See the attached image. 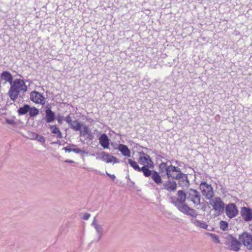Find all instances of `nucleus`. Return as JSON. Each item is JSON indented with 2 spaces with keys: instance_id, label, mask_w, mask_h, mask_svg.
Returning a JSON list of instances; mask_svg holds the SVG:
<instances>
[{
  "instance_id": "58836bf2",
  "label": "nucleus",
  "mask_w": 252,
  "mask_h": 252,
  "mask_svg": "<svg viewBox=\"0 0 252 252\" xmlns=\"http://www.w3.org/2000/svg\"><path fill=\"white\" fill-rule=\"evenodd\" d=\"M106 174L109 176L112 180H114V179L116 178V176L114 174H110L107 172H106Z\"/></svg>"
},
{
  "instance_id": "4be33fe9",
  "label": "nucleus",
  "mask_w": 252,
  "mask_h": 252,
  "mask_svg": "<svg viewBox=\"0 0 252 252\" xmlns=\"http://www.w3.org/2000/svg\"><path fill=\"white\" fill-rule=\"evenodd\" d=\"M151 171L152 173L151 176H152V178L153 180V181L157 185L161 184L162 183V180L158 173L155 170Z\"/></svg>"
},
{
  "instance_id": "f03ea898",
  "label": "nucleus",
  "mask_w": 252,
  "mask_h": 252,
  "mask_svg": "<svg viewBox=\"0 0 252 252\" xmlns=\"http://www.w3.org/2000/svg\"><path fill=\"white\" fill-rule=\"evenodd\" d=\"M10 85L8 94L13 101H15L17 98L20 92L23 91L24 93L28 89L25 81L21 79H16Z\"/></svg>"
},
{
  "instance_id": "f8f14e48",
  "label": "nucleus",
  "mask_w": 252,
  "mask_h": 252,
  "mask_svg": "<svg viewBox=\"0 0 252 252\" xmlns=\"http://www.w3.org/2000/svg\"><path fill=\"white\" fill-rule=\"evenodd\" d=\"M228 246V249L230 250L238 252L240 250L242 243L235 237L230 235V241L226 243Z\"/></svg>"
},
{
  "instance_id": "f257e3e1",
  "label": "nucleus",
  "mask_w": 252,
  "mask_h": 252,
  "mask_svg": "<svg viewBox=\"0 0 252 252\" xmlns=\"http://www.w3.org/2000/svg\"><path fill=\"white\" fill-rule=\"evenodd\" d=\"M186 191L179 190L177 193V197H170V202L173 204L178 210L185 215L195 218L198 216L197 212L190 207L186 202L187 199Z\"/></svg>"
},
{
  "instance_id": "1a4fd4ad",
  "label": "nucleus",
  "mask_w": 252,
  "mask_h": 252,
  "mask_svg": "<svg viewBox=\"0 0 252 252\" xmlns=\"http://www.w3.org/2000/svg\"><path fill=\"white\" fill-rule=\"evenodd\" d=\"M226 215L229 218L232 219L238 214V210L234 203H229L224 208Z\"/></svg>"
},
{
  "instance_id": "9b49d317",
  "label": "nucleus",
  "mask_w": 252,
  "mask_h": 252,
  "mask_svg": "<svg viewBox=\"0 0 252 252\" xmlns=\"http://www.w3.org/2000/svg\"><path fill=\"white\" fill-rule=\"evenodd\" d=\"M30 98L32 101L36 104L44 105L45 103V97L43 94L35 91L31 93Z\"/></svg>"
},
{
  "instance_id": "393cba45",
  "label": "nucleus",
  "mask_w": 252,
  "mask_h": 252,
  "mask_svg": "<svg viewBox=\"0 0 252 252\" xmlns=\"http://www.w3.org/2000/svg\"><path fill=\"white\" fill-rule=\"evenodd\" d=\"M49 128L51 129L52 133L57 134V137H62V134L56 125H50Z\"/></svg>"
},
{
  "instance_id": "473e14b6",
  "label": "nucleus",
  "mask_w": 252,
  "mask_h": 252,
  "mask_svg": "<svg viewBox=\"0 0 252 252\" xmlns=\"http://www.w3.org/2000/svg\"><path fill=\"white\" fill-rule=\"evenodd\" d=\"M208 235L211 236V237L212 238V239L213 240V241L216 243H220V240L218 237V236L215 234H213V233H208Z\"/></svg>"
},
{
  "instance_id": "b1692460",
  "label": "nucleus",
  "mask_w": 252,
  "mask_h": 252,
  "mask_svg": "<svg viewBox=\"0 0 252 252\" xmlns=\"http://www.w3.org/2000/svg\"><path fill=\"white\" fill-rule=\"evenodd\" d=\"M30 106L28 104H25L23 107H20L17 111L19 115H24L27 114L30 110Z\"/></svg>"
},
{
  "instance_id": "aec40b11",
  "label": "nucleus",
  "mask_w": 252,
  "mask_h": 252,
  "mask_svg": "<svg viewBox=\"0 0 252 252\" xmlns=\"http://www.w3.org/2000/svg\"><path fill=\"white\" fill-rule=\"evenodd\" d=\"M120 151L122 155L124 157H129L130 156V151L127 146L120 144L117 148Z\"/></svg>"
},
{
  "instance_id": "4c0bfd02",
  "label": "nucleus",
  "mask_w": 252,
  "mask_h": 252,
  "mask_svg": "<svg viewBox=\"0 0 252 252\" xmlns=\"http://www.w3.org/2000/svg\"><path fill=\"white\" fill-rule=\"evenodd\" d=\"M102 154H104V155H102V157L101 158H105V157H106L105 158H115L114 156H111L110 154H105V153L104 152H103L102 153Z\"/></svg>"
},
{
  "instance_id": "423d86ee",
  "label": "nucleus",
  "mask_w": 252,
  "mask_h": 252,
  "mask_svg": "<svg viewBox=\"0 0 252 252\" xmlns=\"http://www.w3.org/2000/svg\"><path fill=\"white\" fill-rule=\"evenodd\" d=\"M186 192L187 200L191 201L194 205L200 204L201 196L197 190L190 188L188 189Z\"/></svg>"
},
{
  "instance_id": "79ce46f5",
  "label": "nucleus",
  "mask_w": 252,
  "mask_h": 252,
  "mask_svg": "<svg viewBox=\"0 0 252 252\" xmlns=\"http://www.w3.org/2000/svg\"><path fill=\"white\" fill-rule=\"evenodd\" d=\"M31 134H32V139L35 140V135L34 134H37L36 133H34V132H32L31 133Z\"/></svg>"
},
{
  "instance_id": "7ed1b4c3",
  "label": "nucleus",
  "mask_w": 252,
  "mask_h": 252,
  "mask_svg": "<svg viewBox=\"0 0 252 252\" xmlns=\"http://www.w3.org/2000/svg\"><path fill=\"white\" fill-rule=\"evenodd\" d=\"M173 171V175L171 177L173 179L178 180V185L184 188L189 186V181L187 174L182 173L178 167L171 166L170 167Z\"/></svg>"
},
{
  "instance_id": "37998d69",
  "label": "nucleus",
  "mask_w": 252,
  "mask_h": 252,
  "mask_svg": "<svg viewBox=\"0 0 252 252\" xmlns=\"http://www.w3.org/2000/svg\"><path fill=\"white\" fill-rule=\"evenodd\" d=\"M89 171H94L95 173H100V172H98V171H96V170L93 169H92V168H89Z\"/></svg>"
},
{
  "instance_id": "ddd939ff",
  "label": "nucleus",
  "mask_w": 252,
  "mask_h": 252,
  "mask_svg": "<svg viewBox=\"0 0 252 252\" xmlns=\"http://www.w3.org/2000/svg\"><path fill=\"white\" fill-rule=\"evenodd\" d=\"M241 215L246 221L252 220V209L250 208L243 207L241 209Z\"/></svg>"
},
{
  "instance_id": "bb28decb",
  "label": "nucleus",
  "mask_w": 252,
  "mask_h": 252,
  "mask_svg": "<svg viewBox=\"0 0 252 252\" xmlns=\"http://www.w3.org/2000/svg\"><path fill=\"white\" fill-rule=\"evenodd\" d=\"M127 163H128L135 170L141 172L140 167L138 166V163L137 162L133 161L131 158H127Z\"/></svg>"
},
{
  "instance_id": "2f4dec72",
  "label": "nucleus",
  "mask_w": 252,
  "mask_h": 252,
  "mask_svg": "<svg viewBox=\"0 0 252 252\" xmlns=\"http://www.w3.org/2000/svg\"><path fill=\"white\" fill-rule=\"evenodd\" d=\"M15 117H13L11 119L6 118L5 119V122L7 124L11 125V126H14L17 124V123L15 121Z\"/></svg>"
},
{
  "instance_id": "7c9ffc66",
  "label": "nucleus",
  "mask_w": 252,
  "mask_h": 252,
  "mask_svg": "<svg viewBox=\"0 0 252 252\" xmlns=\"http://www.w3.org/2000/svg\"><path fill=\"white\" fill-rule=\"evenodd\" d=\"M103 161L105 162L108 163H112L113 164L116 163H119L120 162V160L119 158H102Z\"/></svg>"
},
{
  "instance_id": "dca6fc26",
  "label": "nucleus",
  "mask_w": 252,
  "mask_h": 252,
  "mask_svg": "<svg viewBox=\"0 0 252 252\" xmlns=\"http://www.w3.org/2000/svg\"><path fill=\"white\" fill-rule=\"evenodd\" d=\"M92 225L95 228L97 235L98 237L97 241L100 239L103 234V228L102 225L98 224L96 221V218L95 217L93 220Z\"/></svg>"
},
{
  "instance_id": "412c9836",
  "label": "nucleus",
  "mask_w": 252,
  "mask_h": 252,
  "mask_svg": "<svg viewBox=\"0 0 252 252\" xmlns=\"http://www.w3.org/2000/svg\"><path fill=\"white\" fill-rule=\"evenodd\" d=\"M190 221L195 226L201 228L207 229V228L208 227V225L206 222L198 220L197 219H191Z\"/></svg>"
},
{
  "instance_id": "a19ab883",
  "label": "nucleus",
  "mask_w": 252,
  "mask_h": 252,
  "mask_svg": "<svg viewBox=\"0 0 252 252\" xmlns=\"http://www.w3.org/2000/svg\"><path fill=\"white\" fill-rule=\"evenodd\" d=\"M86 121L89 123H92L94 122V120L91 118H86Z\"/></svg>"
},
{
  "instance_id": "cd10ccee",
  "label": "nucleus",
  "mask_w": 252,
  "mask_h": 252,
  "mask_svg": "<svg viewBox=\"0 0 252 252\" xmlns=\"http://www.w3.org/2000/svg\"><path fill=\"white\" fill-rule=\"evenodd\" d=\"M30 110H29V115L31 117H33L37 115L39 113V110L35 107H30Z\"/></svg>"
},
{
  "instance_id": "c03bdc74",
  "label": "nucleus",
  "mask_w": 252,
  "mask_h": 252,
  "mask_svg": "<svg viewBox=\"0 0 252 252\" xmlns=\"http://www.w3.org/2000/svg\"><path fill=\"white\" fill-rule=\"evenodd\" d=\"M65 162H68V163H73L74 161L72 160H64Z\"/></svg>"
},
{
  "instance_id": "5701e85b",
  "label": "nucleus",
  "mask_w": 252,
  "mask_h": 252,
  "mask_svg": "<svg viewBox=\"0 0 252 252\" xmlns=\"http://www.w3.org/2000/svg\"><path fill=\"white\" fill-rule=\"evenodd\" d=\"M172 165L167 166L166 164L162 163L160 166V168L162 171H163L164 170H165L166 171V174L168 178L171 177L173 175V171L170 168Z\"/></svg>"
},
{
  "instance_id": "a211bd4d",
  "label": "nucleus",
  "mask_w": 252,
  "mask_h": 252,
  "mask_svg": "<svg viewBox=\"0 0 252 252\" xmlns=\"http://www.w3.org/2000/svg\"><path fill=\"white\" fill-rule=\"evenodd\" d=\"M1 81H4L5 82H8L10 84H12L13 82V76L11 73L7 70L2 72L0 75Z\"/></svg>"
},
{
  "instance_id": "ea45409f",
  "label": "nucleus",
  "mask_w": 252,
  "mask_h": 252,
  "mask_svg": "<svg viewBox=\"0 0 252 252\" xmlns=\"http://www.w3.org/2000/svg\"><path fill=\"white\" fill-rule=\"evenodd\" d=\"M57 120L58 123L61 125L63 123L62 118L61 116H58L57 117Z\"/></svg>"
},
{
  "instance_id": "c756f323",
  "label": "nucleus",
  "mask_w": 252,
  "mask_h": 252,
  "mask_svg": "<svg viewBox=\"0 0 252 252\" xmlns=\"http://www.w3.org/2000/svg\"><path fill=\"white\" fill-rule=\"evenodd\" d=\"M90 130H91L89 128V127L85 126L83 127V129L82 130H80V136H86Z\"/></svg>"
},
{
  "instance_id": "39448f33",
  "label": "nucleus",
  "mask_w": 252,
  "mask_h": 252,
  "mask_svg": "<svg viewBox=\"0 0 252 252\" xmlns=\"http://www.w3.org/2000/svg\"><path fill=\"white\" fill-rule=\"evenodd\" d=\"M210 204L212 206L217 216L221 215L225 208V204L220 197H216L210 199Z\"/></svg>"
},
{
  "instance_id": "f3484780",
  "label": "nucleus",
  "mask_w": 252,
  "mask_h": 252,
  "mask_svg": "<svg viewBox=\"0 0 252 252\" xmlns=\"http://www.w3.org/2000/svg\"><path fill=\"white\" fill-rule=\"evenodd\" d=\"M99 142L104 149H108L110 145V139L106 133H103L99 138Z\"/></svg>"
},
{
  "instance_id": "9d476101",
  "label": "nucleus",
  "mask_w": 252,
  "mask_h": 252,
  "mask_svg": "<svg viewBox=\"0 0 252 252\" xmlns=\"http://www.w3.org/2000/svg\"><path fill=\"white\" fill-rule=\"evenodd\" d=\"M145 149L146 151H148V149L146 148H144L141 146H140L139 144L135 143H133L132 145V152L133 155H134L136 153L138 154V155L139 156V158H149L150 157L147 155L146 153H145L143 150Z\"/></svg>"
},
{
  "instance_id": "6e6552de",
  "label": "nucleus",
  "mask_w": 252,
  "mask_h": 252,
  "mask_svg": "<svg viewBox=\"0 0 252 252\" xmlns=\"http://www.w3.org/2000/svg\"><path fill=\"white\" fill-rule=\"evenodd\" d=\"M202 193L207 199H211L214 196V191L211 185L206 182L201 183L199 186Z\"/></svg>"
},
{
  "instance_id": "e433bc0d",
  "label": "nucleus",
  "mask_w": 252,
  "mask_h": 252,
  "mask_svg": "<svg viewBox=\"0 0 252 252\" xmlns=\"http://www.w3.org/2000/svg\"><path fill=\"white\" fill-rule=\"evenodd\" d=\"M90 214L88 213H85L84 214L82 219L84 220H88L90 217Z\"/></svg>"
},
{
  "instance_id": "2eb2a0df",
  "label": "nucleus",
  "mask_w": 252,
  "mask_h": 252,
  "mask_svg": "<svg viewBox=\"0 0 252 252\" xmlns=\"http://www.w3.org/2000/svg\"><path fill=\"white\" fill-rule=\"evenodd\" d=\"M64 150L66 152H73L77 154H80V156L82 157L86 156L88 155L87 152H86L84 151L77 148L76 146L74 145L65 147Z\"/></svg>"
},
{
  "instance_id": "f704fd0d",
  "label": "nucleus",
  "mask_w": 252,
  "mask_h": 252,
  "mask_svg": "<svg viewBox=\"0 0 252 252\" xmlns=\"http://www.w3.org/2000/svg\"><path fill=\"white\" fill-rule=\"evenodd\" d=\"M86 136H87V139L89 141H92L94 138V134L91 131V130L90 131V132L87 134Z\"/></svg>"
},
{
  "instance_id": "c85d7f7f",
  "label": "nucleus",
  "mask_w": 252,
  "mask_h": 252,
  "mask_svg": "<svg viewBox=\"0 0 252 252\" xmlns=\"http://www.w3.org/2000/svg\"><path fill=\"white\" fill-rule=\"evenodd\" d=\"M228 223L225 221L221 220L220 222V228L223 231H225L228 229Z\"/></svg>"
},
{
  "instance_id": "72a5a7b5",
  "label": "nucleus",
  "mask_w": 252,
  "mask_h": 252,
  "mask_svg": "<svg viewBox=\"0 0 252 252\" xmlns=\"http://www.w3.org/2000/svg\"><path fill=\"white\" fill-rule=\"evenodd\" d=\"M35 135V140L42 143L45 142V138L43 136L39 134H34Z\"/></svg>"
},
{
  "instance_id": "0eeeda50",
  "label": "nucleus",
  "mask_w": 252,
  "mask_h": 252,
  "mask_svg": "<svg viewBox=\"0 0 252 252\" xmlns=\"http://www.w3.org/2000/svg\"><path fill=\"white\" fill-rule=\"evenodd\" d=\"M239 239L249 250H252V236L247 232H244L239 235Z\"/></svg>"
},
{
  "instance_id": "4468645a",
  "label": "nucleus",
  "mask_w": 252,
  "mask_h": 252,
  "mask_svg": "<svg viewBox=\"0 0 252 252\" xmlns=\"http://www.w3.org/2000/svg\"><path fill=\"white\" fill-rule=\"evenodd\" d=\"M177 188V183L174 181L168 180L163 184V189L169 191L174 192Z\"/></svg>"
},
{
  "instance_id": "c9c22d12",
  "label": "nucleus",
  "mask_w": 252,
  "mask_h": 252,
  "mask_svg": "<svg viewBox=\"0 0 252 252\" xmlns=\"http://www.w3.org/2000/svg\"><path fill=\"white\" fill-rule=\"evenodd\" d=\"M65 121L69 125V126L71 125V124H72L73 122L72 121V118L70 115H68L65 117Z\"/></svg>"
},
{
  "instance_id": "a878e982",
  "label": "nucleus",
  "mask_w": 252,
  "mask_h": 252,
  "mask_svg": "<svg viewBox=\"0 0 252 252\" xmlns=\"http://www.w3.org/2000/svg\"><path fill=\"white\" fill-rule=\"evenodd\" d=\"M74 131H78L81 129L82 125L77 120L74 121L71 125L69 126Z\"/></svg>"
},
{
  "instance_id": "20e7f679",
  "label": "nucleus",
  "mask_w": 252,
  "mask_h": 252,
  "mask_svg": "<svg viewBox=\"0 0 252 252\" xmlns=\"http://www.w3.org/2000/svg\"><path fill=\"white\" fill-rule=\"evenodd\" d=\"M137 163L142 165L140 167L141 172H142L145 177H150L152 173V171L149 168H154V164L152 160V158H138Z\"/></svg>"
},
{
  "instance_id": "6ab92c4d",
  "label": "nucleus",
  "mask_w": 252,
  "mask_h": 252,
  "mask_svg": "<svg viewBox=\"0 0 252 252\" xmlns=\"http://www.w3.org/2000/svg\"><path fill=\"white\" fill-rule=\"evenodd\" d=\"M56 118L55 113L52 111L50 108L47 109L45 111V119L47 123L53 122Z\"/></svg>"
}]
</instances>
